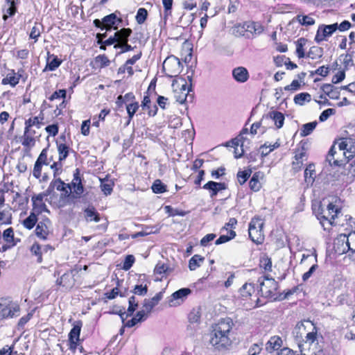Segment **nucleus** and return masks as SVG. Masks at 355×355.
<instances>
[{"mask_svg":"<svg viewBox=\"0 0 355 355\" xmlns=\"http://www.w3.org/2000/svg\"><path fill=\"white\" fill-rule=\"evenodd\" d=\"M50 187L60 192V198L78 208H81L85 217H89V196L83 172L78 168L73 171L72 179L65 182L61 178L53 180Z\"/></svg>","mask_w":355,"mask_h":355,"instance_id":"1","label":"nucleus"},{"mask_svg":"<svg viewBox=\"0 0 355 355\" xmlns=\"http://www.w3.org/2000/svg\"><path fill=\"white\" fill-rule=\"evenodd\" d=\"M293 334L296 339L305 338L302 343H298L300 355L322 354V346L317 338V331L311 321L306 320L297 324Z\"/></svg>","mask_w":355,"mask_h":355,"instance_id":"2","label":"nucleus"},{"mask_svg":"<svg viewBox=\"0 0 355 355\" xmlns=\"http://www.w3.org/2000/svg\"><path fill=\"white\" fill-rule=\"evenodd\" d=\"M335 164L341 165L344 161H348L355 156V139L343 135L338 139L329 151Z\"/></svg>","mask_w":355,"mask_h":355,"instance_id":"3","label":"nucleus"},{"mask_svg":"<svg viewBox=\"0 0 355 355\" xmlns=\"http://www.w3.org/2000/svg\"><path fill=\"white\" fill-rule=\"evenodd\" d=\"M232 328V321L230 318L220 320L214 327L209 343L218 349H226L232 342L229 337Z\"/></svg>","mask_w":355,"mask_h":355,"instance_id":"4","label":"nucleus"},{"mask_svg":"<svg viewBox=\"0 0 355 355\" xmlns=\"http://www.w3.org/2000/svg\"><path fill=\"white\" fill-rule=\"evenodd\" d=\"M338 200L329 202L327 205H318L313 207L317 218L320 220L324 230H329L334 223V220L340 212V209L337 205Z\"/></svg>","mask_w":355,"mask_h":355,"instance_id":"5","label":"nucleus"},{"mask_svg":"<svg viewBox=\"0 0 355 355\" xmlns=\"http://www.w3.org/2000/svg\"><path fill=\"white\" fill-rule=\"evenodd\" d=\"M67 90L65 89H60L55 90L46 99L44 100L41 105L46 104L45 109L52 110L55 117H58L64 114V110L66 109L67 105Z\"/></svg>","mask_w":355,"mask_h":355,"instance_id":"6","label":"nucleus"},{"mask_svg":"<svg viewBox=\"0 0 355 355\" xmlns=\"http://www.w3.org/2000/svg\"><path fill=\"white\" fill-rule=\"evenodd\" d=\"M48 148H44L39 156L37 157L33 170V175L36 179H40L43 182H47L49 179L46 173L42 175L43 166H48L52 161V157L48 158L47 156Z\"/></svg>","mask_w":355,"mask_h":355,"instance_id":"7","label":"nucleus"},{"mask_svg":"<svg viewBox=\"0 0 355 355\" xmlns=\"http://www.w3.org/2000/svg\"><path fill=\"white\" fill-rule=\"evenodd\" d=\"M80 270L81 266H76L73 269L67 271L56 279V286L61 288L62 291H69L75 285V275Z\"/></svg>","mask_w":355,"mask_h":355,"instance_id":"8","label":"nucleus"},{"mask_svg":"<svg viewBox=\"0 0 355 355\" xmlns=\"http://www.w3.org/2000/svg\"><path fill=\"white\" fill-rule=\"evenodd\" d=\"M172 87L176 101L181 104L184 103L190 91V85L185 79L178 78L173 81Z\"/></svg>","mask_w":355,"mask_h":355,"instance_id":"9","label":"nucleus"},{"mask_svg":"<svg viewBox=\"0 0 355 355\" xmlns=\"http://www.w3.org/2000/svg\"><path fill=\"white\" fill-rule=\"evenodd\" d=\"M34 233L41 241H46L53 234L52 222L48 217H43L37 222Z\"/></svg>","mask_w":355,"mask_h":355,"instance_id":"10","label":"nucleus"},{"mask_svg":"<svg viewBox=\"0 0 355 355\" xmlns=\"http://www.w3.org/2000/svg\"><path fill=\"white\" fill-rule=\"evenodd\" d=\"M263 221L260 218L252 219L249 224V236L255 243L260 244L263 242L264 234L263 231Z\"/></svg>","mask_w":355,"mask_h":355,"instance_id":"11","label":"nucleus"},{"mask_svg":"<svg viewBox=\"0 0 355 355\" xmlns=\"http://www.w3.org/2000/svg\"><path fill=\"white\" fill-rule=\"evenodd\" d=\"M19 306L8 298L0 299V320L13 318L19 311Z\"/></svg>","mask_w":355,"mask_h":355,"instance_id":"12","label":"nucleus"},{"mask_svg":"<svg viewBox=\"0 0 355 355\" xmlns=\"http://www.w3.org/2000/svg\"><path fill=\"white\" fill-rule=\"evenodd\" d=\"M35 128L24 125V133L20 138V142L26 150H30L35 146L37 139L40 137Z\"/></svg>","mask_w":355,"mask_h":355,"instance_id":"13","label":"nucleus"},{"mask_svg":"<svg viewBox=\"0 0 355 355\" xmlns=\"http://www.w3.org/2000/svg\"><path fill=\"white\" fill-rule=\"evenodd\" d=\"M182 69V64L180 60L173 55L167 57L163 62V69L168 76H177L181 72Z\"/></svg>","mask_w":355,"mask_h":355,"instance_id":"14","label":"nucleus"},{"mask_svg":"<svg viewBox=\"0 0 355 355\" xmlns=\"http://www.w3.org/2000/svg\"><path fill=\"white\" fill-rule=\"evenodd\" d=\"M108 226V220L106 217L100 216L99 214L90 209V229L98 233L105 232Z\"/></svg>","mask_w":355,"mask_h":355,"instance_id":"15","label":"nucleus"},{"mask_svg":"<svg viewBox=\"0 0 355 355\" xmlns=\"http://www.w3.org/2000/svg\"><path fill=\"white\" fill-rule=\"evenodd\" d=\"M191 293V290L189 288H182L176 291L168 297V306L170 307H177L182 305Z\"/></svg>","mask_w":355,"mask_h":355,"instance_id":"16","label":"nucleus"},{"mask_svg":"<svg viewBox=\"0 0 355 355\" xmlns=\"http://www.w3.org/2000/svg\"><path fill=\"white\" fill-rule=\"evenodd\" d=\"M81 327L82 322L80 321H78L73 324V328L69 333L68 346L69 349L72 352H75L80 344V334Z\"/></svg>","mask_w":355,"mask_h":355,"instance_id":"17","label":"nucleus"},{"mask_svg":"<svg viewBox=\"0 0 355 355\" xmlns=\"http://www.w3.org/2000/svg\"><path fill=\"white\" fill-rule=\"evenodd\" d=\"M336 31V24H332L329 25L321 24L318 28L316 35L315 36V41L317 43L327 41V39L330 37Z\"/></svg>","mask_w":355,"mask_h":355,"instance_id":"18","label":"nucleus"},{"mask_svg":"<svg viewBox=\"0 0 355 355\" xmlns=\"http://www.w3.org/2000/svg\"><path fill=\"white\" fill-rule=\"evenodd\" d=\"M49 195L47 192H42L32 196V211L40 215L43 212H49L45 202L44 198Z\"/></svg>","mask_w":355,"mask_h":355,"instance_id":"19","label":"nucleus"},{"mask_svg":"<svg viewBox=\"0 0 355 355\" xmlns=\"http://www.w3.org/2000/svg\"><path fill=\"white\" fill-rule=\"evenodd\" d=\"M1 238H3L5 244L2 245V251L5 252L8 249L12 248L21 242L19 238L15 237L14 230L12 227H10L5 230L1 234Z\"/></svg>","mask_w":355,"mask_h":355,"instance_id":"20","label":"nucleus"},{"mask_svg":"<svg viewBox=\"0 0 355 355\" xmlns=\"http://www.w3.org/2000/svg\"><path fill=\"white\" fill-rule=\"evenodd\" d=\"M46 104L41 105L40 107V113L37 116H31L24 121V125L31 126L36 129L41 128L46 123L45 120V109Z\"/></svg>","mask_w":355,"mask_h":355,"instance_id":"21","label":"nucleus"},{"mask_svg":"<svg viewBox=\"0 0 355 355\" xmlns=\"http://www.w3.org/2000/svg\"><path fill=\"white\" fill-rule=\"evenodd\" d=\"M260 285L261 291L265 297H271L275 295L278 284L273 278L266 277L264 281Z\"/></svg>","mask_w":355,"mask_h":355,"instance_id":"22","label":"nucleus"},{"mask_svg":"<svg viewBox=\"0 0 355 355\" xmlns=\"http://www.w3.org/2000/svg\"><path fill=\"white\" fill-rule=\"evenodd\" d=\"M29 198L19 192H15L13 197L12 205L16 211L24 210L28 206Z\"/></svg>","mask_w":355,"mask_h":355,"instance_id":"23","label":"nucleus"},{"mask_svg":"<svg viewBox=\"0 0 355 355\" xmlns=\"http://www.w3.org/2000/svg\"><path fill=\"white\" fill-rule=\"evenodd\" d=\"M19 0H5V6L3 8V19L6 21L8 17L14 16L17 12V4Z\"/></svg>","mask_w":355,"mask_h":355,"instance_id":"24","label":"nucleus"},{"mask_svg":"<svg viewBox=\"0 0 355 355\" xmlns=\"http://www.w3.org/2000/svg\"><path fill=\"white\" fill-rule=\"evenodd\" d=\"M334 248L336 253L343 254L347 253L349 254V249L346 243L345 234H340L334 241Z\"/></svg>","mask_w":355,"mask_h":355,"instance_id":"25","label":"nucleus"},{"mask_svg":"<svg viewBox=\"0 0 355 355\" xmlns=\"http://www.w3.org/2000/svg\"><path fill=\"white\" fill-rule=\"evenodd\" d=\"M284 116L282 112L272 111L263 117L262 121L272 120L277 128H281L284 125Z\"/></svg>","mask_w":355,"mask_h":355,"instance_id":"26","label":"nucleus"},{"mask_svg":"<svg viewBox=\"0 0 355 355\" xmlns=\"http://www.w3.org/2000/svg\"><path fill=\"white\" fill-rule=\"evenodd\" d=\"M131 33H132V31L130 28H122L121 33V34H122L121 40L120 43L115 44L114 47L115 49L121 48L122 49L121 50L122 53L130 51L132 49V47H131V46L128 44V37L130 36Z\"/></svg>","mask_w":355,"mask_h":355,"instance_id":"27","label":"nucleus"},{"mask_svg":"<svg viewBox=\"0 0 355 355\" xmlns=\"http://www.w3.org/2000/svg\"><path fill=\"white\" fill-rule=\"evenodd\" d=\"M62 60L59 59L57 55L51 54L49 52L47 53L46 64L44 71H55L60 67L62 63Z\"/></svg>","mask_w":355,"mask_h":355,"instance_id":"28","label":"nucleus"},{"mask_svg":"<svg viewBox=\"0 0 355 355\" xmlns=\"http://www.w3.org/2000/svg\"><path fill=\"white\" fill-rule=\"evenodd\" d=\"M38 216L39 214L31 211L29 216L21 220V223L25 229L31 230L36 226L39 221Z\"/></svg>","mask_w":355,"mask_h":355,"instance_id":"29","label":"nucleus"},{"mask_svg":"<svg viewBox=\"0 0 355 355\" xmlns=\"http://www.w3.org/2000/svg\"><path fill=\"white\" fill-rule=\"evenodd\" d=\"M203 189L211 191V196H215L218 192L226 189L225 183L209 181L203 186Z\"/></svg>","mask_w":355,"mask_h":355,"instance_id":"30","label":"nucleus"},{"mask_svg":"<svg viewBox=\"0 0 355 355\" xmlns=\"http://www.w3.org/2000/svg\"><path fill=\"white\" fill-rule=\"evenodd\" d=\"M19 83V79L15 74V69H9L6 77L1 80V84L3 85H9L12 87H15Z\"/></svg>","mask_w":355,"mask_h":355,"instance_id":"31","label":"nucleus"},{"mask_svg":"<svg viewBox=\"0 0 355 355\" xmlns=\"http://www.w3.org/2000/svg\"><path fill=\"white\" fill-rule=\"evenodd\" d=\"M232 76L239 83H245L249 78L248 70L243 67L235 68L232 71Z\"/></svg>","mask_w":355,"mask_h":355,"instance_id":"32","label":"nucleus"},{"mask_svg":"<svg viewBox=\"0 0 355 355\" xmlns=\"http://www.w3.org/2000/svg\"><path fill=\"white\" fill-rule=\"evenodd\" d=\"M345 239L349 249V257L355 261V232L345 234Z\"/></svg>","mask_w":355,"mask_h":355,"instance_id":"33","label":"nucleus"},{"mask_svg":"<svg viewBox=\"0 0 355 355\" xmlns=\"http://www.w3.org/2000/svg\"><path fill=\"white\" fill-rule=\"evenodd\" d=\"M263 178L264 175L262 172L259 171L255 173L249 182L250 189L254 191H259L261 188V180Z\"/></svg>","mask_w":355,"mask_h":355,"instance_id":"34","label":"nucleus"},{"mask_svg":"<svg viewBox=\"0 0 355 355\" xmlns=\"http://www.w3.org/2000/svg\"><path fill=\"white\" fill-rule=\"evenodd\" d=\"M282 346V340L280 337L275 336L270 338L266 345V349L269 353L278 350Z\"/></svg>","mask_w":355,"mask_h":355,"instance_id":"35","label":"nucleus"},{"mask_svg":"<svg viewBox=\"0 0 355 355\" xmlns=\"http://www.w3.org/2000/svg\"><path fill=\"white\" fill-rule=\"evenodd\" d=\"M30 252L32 256L36 257V261L38 263H40L43 261L42 258V250L41 245L35 242L30 248Z\"/></svg>","mask_w":355,"mask_h":355,"instance_id":"36","label":"nucleus"},{"mask_svg":"<svg viewBox=\"0 0 355 355\" xmlns=\"http://www.w3.org/2000/svg\"><path fill=\"white\" fill-rule=\"evenodd\" d=\"M294 20L299 22L302 26H312L315 24V20L313 15H298L295 17Z\"/></svg>","mask_w":355,"mask_h":355,"instance_id":"37","label":"nucleus"},{"mask_svg":"<svg viewBox=\"0 0 355 355\" xmlns=\"http://www.w3.org/2000/svg\"><path fill=\"white\" fill-rule=\"evenodd\" d=\"M42 28L43 26L41 24L35 22L34 26L29 33V38L33 40L34 43H36L38 41L39 37L41 35Z\"/></svg>","mask_w":355,"mask_h":355,"instance_id":"38","label":"nucleus"},{"mask_svg":"<svg viewBox=\"0 0 355 355\" xmlns=\"http://www.w3.org/2000/svg\"><path fill=\"white\" fill-rule=\"evenodd\" d=\"M160 300L161 295L159 294L156 295L153 298L145 300L143 308L145 309L146 313H150V311L157 304Z\"/></svg>","mask_w":355,"mask_h":355,"instance_id":"39","label":"nucleus"},{"mask_svg":"<svg viewBox=\"0 0 355 355\" xmlns=\"http://www.w3.org/2000/svg\"><path fill=\"white\" fill-rule=\"evenodd\" d=\"M12 214L8 209L0 207V225H6L12 223Z\"/></svg>","mask_w":355,"mask_h":355,"instance_id":"40","label":"nucleus"},{"mask_svg":"<svg viewBox=\"0 0 355 355\" xmlns=\"http://www.w3.org/2000/svg\"><path fill=\"white\" fill-rule=\"evenodd\" d=\"M148 313H146L145 309L143 308V309L141 311H139V312H137V315L133 318H132L130 320H128L127 322V324H126L127 327H132L135 326L136 324H137L138 322L144 320L146 318V315Z\"/></svg>","mask_w":355,"mask_h":355,"instance_id":"41","label":"nucleus"},{"mask_svg":"<svg viewBox=\"0 0 355 355\" xmlns=\"http://www.w3.org/2000/svg\"><path fill=\"white\" fill-rule=\"evenodd\" d=\"M315 166L310 164L307 166L304 171V180L308 185H311L314 182Z\"/></svg>","mask_w":355,"mask_h":355,"instance_id":"42","label":"nucleus"},{"mask_svg":"<svg viewBox=\"0 0 355 355\" xmlns=\"http://www.w3.org/2000/svg\"><path fill=\"white\" fill-rule=\"evenodd\" d=\"M255 292L254 285L245 283L240 288V295L243 299H248Z\"/></svg>","mask_w":355,"mask_h":355,"instance_id":"43","label":"nucleus"},{"mask_svg":"<svg viewBox=\"0 0 355 355\" xmlns=\"http://www.w3.org/2000/svg\"><path fill=\"white\" fill-rule=\"evenodd\" d=\"M58 151L59 155V161L64 160L69 155V146L65 143H57Z\"/></svg>","mask_w":355,"mask_h":355,"instance_id":"44","label":"nucleus"},{"mask_svg":"<svg viewBox=\"0 0 355 355\" xmlns=\"http://www.w3.org/2000/svg\"><path fill=\"white\" fill-rule=\"evenodd\" d=\"M110 63V61L105 55H98L94 59L93 67L94 69H101L108 66Z\"/></svg>","mask_w":355,"mask_h":355,"instance_id":"45","label":"nucleus"},{"mask_svg":"<svg viewBox=\"0 0 355 355\" xmlns=\"http://www.w3.org/2000/svg\"><path fill=\"white\" fill-rule=\"evenodd\" d=\"M116 21H118L119 22L121 21V20L116 17L115 14H111L103 18V26L107 30H109L112 28L113 25L116 24Z\"/></svg>","mask_w":355,"mask_h":355,"instance_id":"46","label":"nucleus"},{"mask_svg":"<svg viewBox=\"0 0 355 355\" xmlns=\"http://www.w3.org/2000/svg\"><path fill=\"white\" fill-rule=\"evenodd\" d=\"M279 146V144L276 141L274 144L265 143L259 148V153L263 157L268 155L274 149L277 148Z\"/></svg>","mask_w":355,"mask_h":355,"instance_id":"47","label":"nucleus"},{"mask_svg":"<svg viewBox=\"0 0 355 355\" xmlns=\"http://www.w3.org/2000/svg\"><path fill=\"white\" fill-rule=\"evenodd\" d=\"M19 340V338H16L14 340L12 344L9 345H5L0 349V355H16L17 354V352L15 350V345L16 343Z\"/></svg>","mask_w":355,"mask_h":355,"instance_id":"48","label":"nucleus"},{"mask_svg":"<svg viewBox=\"0 0 355 355\" xmlns=\"http://www.w3.org/2000/svg\"><path fill=\"white\" fill-rule=\"evenodd\" d=\"M311 96L308 93H300L294 97V102L300 105H303L306 102H309Z\"/></svg>","mask_w":355,"mask_h":355,"instance_id":"49","label":"nucleus"},{"mask_svg":"<svg viewBox=\"0 0 355 355\" xmlns=\"http://www.w3.org/2000/svg\"><path fill=\"white\" fill-rule=\"evenodd\" d=\"M204 258L200 255H194L191 258L189 263V267L191 270H195L202 263Z\"/></svg>","mask_w":355,"mask_h":355,"instance_id":"50","label":"nucleus"},{"mask_svg":"<svg viewBox=\"0 0 355 355\" xmlns=\"http://www.w3.org/2000/svg\"><path fill=\"white\" fill-rule=\"evenodd\" d=\"M151 189L155 193H162L166 191V186L160 180H155Z\"/></svg>","mask_w":355,"mask_h":355,"instance_id":"51","label":"nucleus"},{"mask_svg":"<svg viewBox=\"0 0 355 355\" xmlns=\"http://www.w3.org/2000/svg\"><path fill=\"white\" fill-rule=\"evenodd\" d=\"M247 30L254 34H260L263 31V28L259 23L252 21L247 24Z\"/></svg>","mask_w":355,"mask_h":355,"instance_id":"52","label":"nucleus"},{"mask_svg":"<svg viewBox=\"0 0 355 355\" xmlns=\"http://www.w3.org/2000/svg\"><path fill=\"white\" fill-rule=\"evenodd\" d=\"M236 236V232L230 230L227 235L223 234L221 235L215 242L216 245H220L222 243H225L231 239H234Z\"/></svg>","mask_w":355,"mask_h":355,"instance_id":"53","label":"nucleus"},{"mask_svg":"<svg viewBox=\"0 0 355 355\" xmlns=\"http://www.w3.org/2000/svg\"><path fill=\"white\" fill-rule=\"evenodd\" d=\"M316 125V122H311L304 124L301 130L300 135L302 137H305L310 135L312 132V131L315 128Z\"/></svg>","mask_w":355,"mask_h":355,"instance_id":"54","label":"nucleus"},{"mask_svg":"<svg viewBox=\"0 0 355 355\" xmlns=\"http://www.w3.org/2000/svg\"><path fill=\"white\" fill-rule=\"evenodd\" d=\"M50 168L53 170L54 180L60 178L59 176L62 172V165L59 162H53L50 164Z\"/></svg>","mask_w":355,"mask_h":355,"instance_id":"55","label":"nucleus"},{"mask_svg":"<svg viewBox=\"0 0 355 355\" xmlns=\"http://www.w3.org/2000/svg\"><path fill=\"white\" fill-rule=\"evenodd\" d=\"M114 182L110 180H104L101 182V189L105 195H109L113 189Z\"/></svg>","mask_w":355,"mask_h":355,"instance_id":"56","label":"nucleus"},{"mask_svg":"<svg viewBox=\"0 0 355 355\" xmlns=\"http://www.w3.org/2000/svg\"><path fill=\"white\" fill-rule=\"evenodd\" d=\"M260 267L266 272L272 271V261L267 256H263L260 260Z\"/></svg>","mask_w":355,"mask_h":355,"instance_id":"57","label":"nucleus"},{"mask_svg":"<svg viewBox=\"0 0 355 355\" xmlns=\"http://www.w3.org/2000/svg\"><path fill=\"white\" fill-rule=\"evenodd\" d=\"M45 131L49 137H55L59 132V125L58 123L48 125L45 128Z\"/></svg>","mask_w":355,"mask_h":355,"instance_id":"58","label":"nucleus"},{"mask_svg":"<svg viewBox=\"0 0 355 355\" xmlns=\"http://www.w3.org/2000/svg\"><path fill=\"white\" fill-rule=\"evenodd\" d=\"M121 29L119 31H116L114 33V37H110L109 39L105 40L104 44H107V45H111V44H113L115 43L116 44L120 43L121 38H122V37H121V36H122V34H121Z\"/></svg>","mask_w":355,"mask_h":355,"instance_id":"59","label":"nucleus"},{"mask_svg":"<svg viewBox=\"0 0 355 355\" xmlns=\"http://www.w3.org/2000/svg\"><path fill=\"white\" fill-rule=\"evenodd\" d=\"M139 108V104L137 102L130 103L126 105L127 112L131 119Z\"/></svg>","mask_w":355,"mask_h":355,"instance_id":"60","label":"nucleus"},{"mask_svg":"<svg viewBox=\"0 0 355 355\" xmlns=\"http://www.w3.org/2000/svg\"><path fill=\"white\" fill-rule=\"evenodd\" d=\"M147 10L145 8H141L138 10L136 20L139 24H142L146 19L147 17Z\"/></svg>","mask_w":355,"mask_h":355,"instance_id":"61","label":"nucleus"},{"mask_svg":"<svg viewBox=\"0 0 355 355\" xmlns=\"http://www.w3.org/2000/svg\"><path fill=\"white\" fill-rule=\"evenodd\" d=\"M304 43L305 40L302 38L298 40L297 42L296 53L300 58L304 56V51L303 48Z\"/></svg>","mask_w":355,"mask_h":355,"instance_id":"62","label":"nucleus"},{"mask_svg":"<svg viewBox=\"0 0 355 355\" xmlns=\"http://www.w3.org/2000/svg\"><path fill=\"white\" fill-rule=\"evenodd\" d=\"M138 306V301L136 297L132 296L129 299V306L128 309V315L132 314V313L136 310Z\"/></svg>","mask_w":355,"mask_h":355,"instance_id":"63","label":"nucleus"},{"mask_svg":"<svg viewBox=\"0 0 355 355\" xmlns=\"http://www.w3.org/2000/svg\"><path fill=\"white\" fill-rule=\"evenodd\" d=\"M251 171H239L237 173V179L241 184H244L248 178L250 176Z\"/></svg>","mask_w":355,"mask_h":355,"instance_id":"64","label":"nucleus"}]
</instances>
